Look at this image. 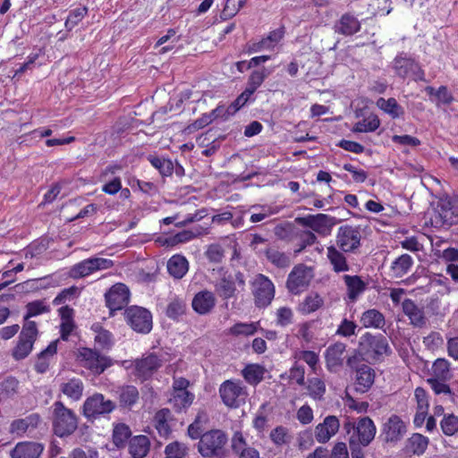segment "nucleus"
<instances>
[{"mask_svg": "<svg viewBox=\"0 0 458 458\" xmlns=\"http://www.w3.org/2000/svg\"><path fill=\"white\" fill-rule=\"evenodd\" d=\"M226 435L219 430L214 429L201 435L198 448L204 457L224 458L225 455Z\"/></svg>", "mask_w": 458, "mask_h": 458, "instance_id": "nucleus-1", "label": "nucleus"}, {"mask_svg": "<svg viewBox=\"0 0 458 458\" xmlns=\"http://www.w3.org/2000/svg\"><path fill=\"white\" fill-rule=\"evenodd\" d=\"M53 407V428L55 434L58 437H65L73 433L78 427L75 413L59 401L55 402Z\"/></svg>", "mask_w": 458, "mask_h": 458, "instance_id": "nucleus-2", "label": "nucleus"}, {"mask_svg": "<svg viewBox=\"0 0 458 458\" xmlns=\"http://www.w3.org/2000/svg\"><path fill=\"white\" fill-rule=\"evenodd\" d=\"M38 335V330L35 321L24 322L18 343L12 352L14 360H23L31 352Z\"/></svg>", "mask_w": 458, "mask_h": 458, "instance_id": "nucleus-3", "label": "nucleus"}, {"mask_svg": "<svg viewBox=\"0 0 458 458\" xmlns=\"http://www.w3.org/2000/svg\"><path fill=\"white\" fill-rule=\"evenodd\" d=\"M314 276L311 267L304 264L296 265L290 272L286 281V288L293 294L305 291Z\"/></svg>", "mask_w": 458, "mask_h": 458, "instance_id": "nucleus-4", "label": "nucleus"}, {"mask_svg": "<svg viewBox=\"0 0 458 458\" xmlns=\"http://www.w3.org/2000/svg\"><path fill=\"white\" fill-rule=\"evenodd\" d=\"M344 428L347 434H351L350 437H354L357 443L361 444L362 446L369 445L376 435V426L369 417L360 419L356 425L352 422H346L344 425Z\"/></svg>", "mask_w": 458, "mask_h": 458, "instance_id": "nucleus-5", "label": "nucleus"}, {"mask_svg": "<svg viewBox=\"0 0 458 458\" xmlns=\"http://www.w3.org/2000/svg\"><path fill=\"white\" fill-rule=\"evenodd\" d=\"M77 359L82 367L98 375L112 365V360L108 357L86 347L78 350Z\"/></svg>", "mask_w": 458, "mask_h": 458, "instance_id": "nucleus-6", "label": "nucleus"}, {"mask_svg": "<svg viewBox=\"0 0 458 458\" xmlns=\"http://www.w3.org/2000/svg\"><path fill=\"white\" fill-rule=\"evenodd\" d=\"M254 301L257 307L268 306L275 296L273 283L264 275L259 274L251 283Z\"/></svg>", "mask_w": 458, "mask_h": 458, "instance_id": "nucleus-7", "label": "nucleus"}, {"mask_svg": "<svg viewBox=\"0 0 458 458\" xmlns=\"http://www.w3.org/2000/svg\"><path fill=\"white\" fill-rule=\"evenodd\" d=\"M125 318L131 327L138 333H148L152 328L151 313L138 306H132L125 310Z\"/></svg>", "mask_w": 458, "mask_h": 458, "instance_id": "nucleus-8", "label": "nucleus"}, {"mask_svg": "<svg viewBox=\"0 0 458 458\" xmlns=\"http://www.w3.org/2000/svg\"><path fill=\"white\" fill-rule=\"evenodd\" d=\"M219 394L223 403L231 408H237L242 403L247 395L245 388L238 382L226 380L221 384Z\"/></svg>", "mask_w": 458, "mask_h": 458, "instance_id": "nucleus-9", "label": "nucleus"}, {"mask_svg": "<svg viewBox=\"0 0 458 458\" xmlns=\"http://www.w3.org/2000/svg\"><path fill=\"white\" fill-rule=\"evenodd\" d=\"M360 351L367 354L369 358L377 359L383 354H388L390 348L387 339L384 335L366 334L362 336L361 342L360 343Z\"/></svg>", "mask_w": 458, "mask_h": 458, "instance_id": "nucleus-10", "label": "nucleus"}, {"mask_svg": "<svg viewBox=\"0 0 458 458\" xmlns=\"http://www.w3.org/2000/svg\"><path fill=\"white\" fill-rule=\"evenodd\" d=\"M115 408V404L109 399H106L101 394H95L89 397L83 405V413L88 418L110 413Z\"/></svg>", "mask_w": 458, "mask_h": 458, "instance_id": "nucleus-11", "label": "nucleus"}, {"mask_svg": "<svg viewBox=\"0 0 458 458\" xmlns=\"http://www.w3.org/2000/svg\"><path fill=\"white\" fill-rule=\"evenodd\" d=\"M242 289L245 286L244 276L242 272H237L233 277L231 275L223 274L222 277L216 283L215 290L223 299L228 300L234 297L236 292L235 284Z\"/></svg>", "mask_w": 458, "mask_h": 458, "instance_id": "nucleus-12", "label": "nucleus"}, {"mask_svg": "<svg viewBox=\"0 0 458 458\" xmlns=\"http://www.w3.org/2000/svg\"><path fill=\"white\" fill-rule=\"evenodd\" d=\"M113 265L114 262L111 259L103 258L88 259L72 267V276L73 277H84L95 271L107 269Z\"/></svg>", "mask_w": 458, "mask_h": 458, "instance_id": "nucleus-13", "label": "nucleus"}, {"mask_svg": "<svg viewBox=\"0 0 458 458\" xmlns=\"http://www.w3.org/2000/svg\"><path fill=\"white\" fill-rule=\"evenodd\" d=\"M360 233L358 228L350 225L341 226L338 230L336 243L345 252L352 251L360 246Z\"/></svg>", "mask_w": 458, "mask_h": 458, "instance_id": "nucleus-14", "label": "nucleus"}, {"mask_svg": "<svg viewBox=\"0 0 458 458\" xmlns=\"http://www.w3.org/2000/svg\"><path fill=\"white\" fill-rule=\"evenodd\" d=\"M129 299V289L123 284H116L113 285L106 293V305L111 311L123 309L128 304Z\"/></svg>", "mask_w": 458, "mask_h": 458, "instance_id": "nucleus-15", "label": "nucleus"}, {"mask_svg": "<svg viewBox=\"0 0 458 458\" xmlns=\"http://www.w3.org/2000/svg\"><path fill=\"white\" fill-rule=\"evenodd\" d=\"M437 213L443 224L452 225L458 222V199L445 196L437 202Z\"/></svg>", "mask_w": 458, "mask_h": 458, "instance_id": "nucleus-16", "label": "nucleus"}, {"mask_svg": "<svg viewBox=\"0 0 458 458\" xmlns=\"http://www.w3.org/2000/svg\"><path fill=\"white\" fill-rule=\"evenodd\" d=\"M340 421L335 415L327 416L323 422L318 424L314 430V436L318 443L328 442L339 430Z\"/></svg>", "mask_w": 458, "mask_h": 458, "instance_id": "nucleus-17", "label": "nucleus"}, {"mask_svg": "<svg viewBox=\"0 0 458 458\" xmlns=\"http://www.w3.org/2000/svg\"><path fill=\"white\" fill-rule=\"evenodd\" d=\"M405 432L406 426L397 415H392L383 427L386 442H397L403 438Z\"/></svg>", "mask_w": 458, "mask_h": 458, "instance_id": "nucleus-18", "label": "nucleus"}, {"mask_svg": "<svg viewBox=\"0 0 458 458\" xmlns=\"http://www.w3.org/2000/svg\"><path fill=\"white\" fill-rule=\"evenodd\" d=\"M44 451V445L38 442H20L11 451L12 458H39Z\"/></svg>", "mask_w": 458, "mask_h": 458, "instance_id": "nucleus-19", "label": "nucleus"}, {"mask_svg": "<svg viewBox=\"0 0 458 458\" xmlns=\"http://www.w3.org/2000/svg\"><path fill=\"white\" fill-rule=\"evenodd\" d=\"M375 380V372L369 365L361 364L356 369L354 390L357 393H366L372 386Z\"/></svg>", "mask_w": 458, "mask_h": 458, "instance_id": "nucleus-20", "label": "nucleus"}, {"mask_svg": "<svg viewBox=\"0 0 458 458\" xmlns=\"http://www.w3.org/2000/svg\"><path fill=\"white\" fill-rule=\"evenodd\" d=\"M162 365V360L156 354L150 353L140 360L135 361V369L137 376L142 378H148Z\"/></svg>", "mask_w": 458, "mask_h": 458, "instance_id": "nucleus-21", "label": "nucleus"}, {"mask_svg": "<svg viewBox=\"0 0 458 458\" xmlns=\"http://www.w3.org/2000/svg\"><path fill=\"white\" fill-rule=\"evenodd\" d=\"M215 295L209 291H202L198 293L192 300L193 310L200 315L209 313L215 307Z\"/></svg>", "mask_w": 458, "mask_h": 458, "instance_id": "nucleus-22", "label": "nucleus"}, {"mask_svg": "<svg viewBox=\"0 0 458 458\" xmlns=\"http://www.w3.org/2000/svg\"><path fill=\"white\" fill-rule=\"evenodd\" d=\"M296 222L318 233H324L330 225L331 218L324 214L296 218Z\"/></svg>", "mask_w": 458, "mask_h": 458, "instance_id": "nucleus-23", "label": "nucleus"}, {"mask_svg": "<svg viewBox=\"0 0 458 458\" xmlns=\"http://www.w3.org/2000/svg\"><path fill=\"white\" fill-rule=\"evenodd\" d=\"M128 449L133 458H144L150 449L149 438L144 435L135 436L130 439Z\"/></svg>", "mask_w": 458, "mask_h": 458, "instance_id": "nucleus-24", "label": "nucleus"}, {"mask_svg": "<svg viewBox=\"0 0 458 458\" xmlns=\"http://www.w3.org/2000/svg\"><path fill=\"white\" fill-rule=\"evenodd\" d=\"M403 311L411 320V324L421 327L426 324L424 312L411 300L405 299L403 301Z\"/></svg>", "mask_w": 458, "mask_h": 458, "instance_id": "nucleus-25", "label": "nucleus"}, {"mask_svg": "<svg viewBox=\"0 0 458 458\" xmlns=\"http://www.w3.org/2000/svg\"><path fill=\"white\" fill-rule=\"evenodd\" d=\"M360 29V21L350 13L344 14L335 26V32L344 36L353 35L358 32Z\"/></svg>", "mask_w": 458, "mask_h": 458, "instance_id": "nucleus-26", "label": "nucleus"}, {"mask_svg": "<svg viewBox=\"0 0 458 458\" xmlns=\"http://www.w3.org/2000/svg\"><path fill=\"white\" fill-rule=\"evenodd\" d=\"M40 417L37 413L30 414L24 419L15 420L11 424V432L17 435H22L30 429L38 427Z\"/></svg>", "mask_w": 458, "mask_h": 458, "instance_id": "nucleus-27", "label": "nucleus"}, {"mask_svg": "<svg viewBox=\"0 0 458 458\" xmlns=\"http://www.w3.org/2000/svg\"><path fill=\"white\" fill-rule=\"evenodd\" d=\"M344 280L347 287L348 298L352 301H355L358 296L366 290V283L359 276L345 275Z\"/></svg>", "mask_w": 458, "mask_h": 458, "instance_id": "nucleus-28", "label": "nucleus"}, {"mask_svg": "<svg viewBox=\"0 0 458 458\" xmlns=\"http://www.w3.org/2000/svg\"><path fill=\"white\" fill-rule=\"evenodd\" d=\"M394 69L400 77H406L410 72H413L415 75L418 72H421L419 65L411 58L403 56H397L394 60Z\"/></svg>", "mask_w": 458, "mask_h": 458, "instance_id": "nucleus-29", "label": "nucleus"}, {"mask_svg": "<svg viewBox=\"0 0 458 458\" xmlns=\"http://www.w3.org/2000/svg\"><path fill=\"white\" fill-rule=\"evenodd\" d=\"M172 420V414L169 409L158 411L153 419V423L161 437H166L171 433L169 421Z\"/></svg>", "mask_w": 458, "mask_h": 458, "instance_id": "nucleus-30", "label": "nucleus"}, {"mask_svg": "<svg viewBox=\"0 0 458 458\" xmlns=\"http://www.w3.org/2000/svg\"><path fill=\"white\" fill-rule=\"evenodd\" d=\"M83 389V383L79 378H72L60 386L61 392L73 401H79L81 398Z\"/></svg>", "mask_w": 458, "mask_h": 458, "instance_id": "nucleus-31", "label": "nucleus"}, {"mask_svg": "<svg viewBox=\"0 0 458 458\" xmlns=\"http://www.w3.org/2000/svg\"><path fill=\"white\" fill-rule=\"evenodd\" d=\"M324 305V299L318 293H310L299 304L298 310L302 314H310Z\"/></svg>", "mask_w": 458, "mask_h": 458, "instance_id": "nucleus-32", "label": "nucleus"}, {"mask_svg": "<svg viewBox=\"0 0 458 458\" xmlns=\"http://www.w3.org/2000/svg\"><path fill=\"white\" fill-rule=\"evenodd\" d=\"M188 261L181 255L173 256L167 262V269L171 276L182 278L188 271Z\"/></svg>", "mask_w": 458, "mask_h": 458, "instance_id": "nucleus-33", "label": "nucleus"}, {"mask_svg": "<svg viewBox=\"0 0 458 458\" xmlns=\"http://www.w3.org/2000/svg\"><path fill=\"white\" fill-rule=\"evenodd\" d=\"M345 347V344L343 343H336L328 347L326 352V360L328 368L332 369L342 364Z\"/></svg>", "mask_w": 458, "mask_h": 458, "instance_id": "nucleus-34", "label": "nucleus"}, {"mask_svg": "<svg viewBox=\"0 0 458 458\" xmlns=\"http://www.w3.org/2000/svg\"><path fill=\"white\" fill-rule=\"evenodd\" d=\"M57 343V340L51 342L49 345L38 355V360L35 364V369L38 372L44 373L47 371L49 366L48 358L56 353Z\"/></svg>", "mask_w": 458, "mask_h": 458, "instance_id": "nucleus-35", "label": "nucleus"}, {"mask_svg": "<svg viewBox=\"0 0 458 458\" xmlns=\"http://www.w3.org/2000/svg\"><path fill=\"white\" fill-rule=\"evenodd\" d=\"M120 406L131 408L139 400V391L133 386H124L118 390Z\"/></svg>", "mask_w": 458, "mask_h": 458, "instance_id": "nucleus-36", "label": "nucleus"}, {"mask_svg": "<svg viewBox=\"0 0 458 458\" xmlns=\"http://www.w3.org/2000/svg\"><path fill=\"white\" fill-rule=\"evenodd\" d=\"M327 256L335 272L339 273L349 270V266L347 264L344 255L338 250H336L335 247H328Z\"/></svg>", "mask_w": 458, "mask_h": 458, "instance_id": "nucleus-37", "label": "nucleus"}, {"mask_svg": "<svg viewBox=\"0 0 458 458\" xmlns=\"http://www.w3.org/2000/svg\"><path fill=\"white\" fill-rule=\"evenodd\" d=\"M377 106L381 110L391 115L393 118H398L404 113L403 108L394 98H390L388 99L380 98L377 101Z\"/></svg>", "mask_w": 458, "mask_h": 458, "instance_id": "nucleus-38", "label": "nucleus"}, {"mask_svg": "<svg viewBox=\"0 0 458 458\" xmlns=\"http://www.w3.org/2000/svg\"><path fill=\"white\" fill-rule=\"evenodd\" d=\"M360 322L365 327L381 328L385 325V318L377 310H369L362 314Z\"/></svg>", "mask_w": 458, "mask_h": 458, "instance_id": "nucleus-39", "label": "nucleus"}, {"mask_svg": "<svg viewBox=\"0 0 458 458\" xmlns=\"http://www.w3.org/2000/svg\"><path fill=\"white\" fill-rule=\"evenodd\" d=\"M131 436V431L124 423H119L113 429V442L118 448H123Z\"/></svg>", "mask_w": 458, "mask_h": 458, "instance_id": "nucleus-40", "label": "nucleus"}, {"mask_svg": "<svg viewBox=\"0 0 458 458\" xmlns=\"http://www.w3.org/2000/svg\"><path fill=\"white\" fill-rule=\"evenodd\" d=\"M194 399V395L189 391L173 393L169 403L178 411L189 407Z\"/></svg>", "mask_w": 458, "mask_h": 458, "instance_id": "nucleus-41", "label": "nucleus"}, {"mask_svg": "<svg viewBox=\"0 0 458 458\" xmlns=\"http://www.w3.org/2000/svg\"><path fill=\"white\" fill-rule=\"evenodd\" d=\"M428 445V439L421 434H413L408 439L407 448L413 454L420 455L427 449Z\"/></svg>", "mask_w": 458, "mask_h": 458, "instance_id": "nucleus-42", "label": "nucleus"}, {"mask_svg": "<svg viewBox=\"0 0 458 458\" xmlns=\"http://www.w3.org/2000/svg\"><path fill=\"white\" fill-rule=\"evenodd\" d=\"M242 376L244 379L251 384L256 385L259 383L264 375V369L261 366L257 364H250L244 368L242 370Z\"/></svg>", "mask_w": 458, "mask_h": 458, "instance_id": "nucleus-43", "label": "nucleus"}, {"mask_svg": "<svg viewBox=\"0 0 458 458\" xmlns=\"http://www.w3.org/2000/svg\"><path fill=\"white\" fill-rule=\"evenodd\" d=\"M412 265V259L408 254H403L396 259L392 265V270L395 276L403 277Z\"/></svg>", "mask_w": 458, "mask_h": 458, "instance_id": "nucleus-44", "label": "nucleus"}, {"mask_svg": "<svg viewBox=\"0 0 458 458\" xmlns=\"http://www.w3.org/2000/svg\"><path fill=\"white\" fill-rule=\"evenodd\" d=\"M380 125V121L377 115L370 114L355 123L352 131L355 132H369L376 131Z\"/></svg>", "mask_w": 458, "mask_h": 458, "instance_id": "nucleus-45", "label": "nucleus"}, {"mask_svg": "<svg viewBox=\"0 0 458 458\" xmlns=\"http://www.w3.org/2000/svg\"><path fill=\"white\" fill-rule=\"evenodd\" d=\"M267 259L278 267H286L290 265V258L284 252L275 248H268L266 250Z\"/></svg>", "mask_w": 458, "mask_h": 458, "instance_id": "nucleus-46", "label": "nucleus"}, {"mask_svg": "<svg viewBox=\"0 0 458 458\" xmlns=\"http://www.w3.org/2000/svg\"><path fill=\"white\" fill-rule=\"evenodd\" d=\"M269 437L276 446L288 445L290 444L292 439V437L289 434V430L283 426H277L276 428H275L270 432Z\"/></svg>", "mask_w": 458, "mask_h": 458, "instance_id": "nucleus-47", "label": "nucleus"}, {"mask_svg": "<svg viewBox=\"0 0 458 458\" xmlns=\"http://www.w3.org/2000/svg\"><path fill=\"white\" fill-rule=\"evenodd\" d=\"M434 376L440 380H446L451 377L450 364L445 359H437L432 366Z\"/></svg>", "mask_w": 458, "mask_h": 458, "instance_id": "nucleus-48", "label": "nucleus"}, {"mask_svg": "<svg viewBox=\"0 0 458 458\" xmlns=\"http://www.w3.org/2000/svg\"><path fill=\"white\" fill-rule=\"evenodd\" d=\"M308 390L313 399L321 400L326 392V386L320 378L313 377L309 380Z\"/></svg>", "mask_w": 458, "mask_h": 458, "instance_id": "nucleus-49", "label": "nucleus"}, {"mask_svg": "<svg viewBox=\"0 0 458 458\" xmlns=\"http://www.w3.org/2000/svg\"><path fill=\"white\" fill-rule=\"evenodd\" d=\"M27 313L24 316L25 322L30 321V318L38 316L49 311V307L45 305L43 301H35L26 305Z\"/></svg>", "mask_w": 458, "mask_h": 458, "instance_id": "nucleus-50", "label": "nucleus"}, {"mask_svg": "<svg viewBox=\"0 0 458 458\" xmlns=\"http://www.w3.org/2000/svg\"><path fill=\"white\" fill-rule=\"evenodd\" d=\"M88 13V8L86 6L74 9L70 12L69 16L65 21V28L68 30H72Z\"/></svg>", "mask_w": 458, "mask_h": 458, "instance_id": "nucleus-51", "label": "nucleus"}, {"mask_svg": "<svg viewBox=\"0 0 458 458\" xmlns=\"http://www.w3.org/2000/svg\"><path fill=\"white\" fill-rule=\"evenodd\" d=\"M245 2L246 0H227L221 13V18L227 20L233 17L245 4Z\"/></svg>", "mask_w": 458, "mask_h": 458, "instance_id": "nucleus-52", "label": "nucleus"}, {"mask_svg": "<svg viewBox=\"0 0 458 458\" xmlns=\"http://www.w3.org/2000/svg\"><path fill=\"white\" fill-rule=\"evenodd\" d=\"M92 329L97 333L95 342L102 348L110 347L112 344L111 334L103 329L99 324L93 325Z\"/></svg>", "mask_w": 458, "mask_h": 458, "instance_id": "nucleus-53", "label": "nucleus"}, {"mask_svg": "<svg viewBox=\"0 0 458 458\" xmlns=\"http://www.w3.org/2000/svg\"><path fill=\"white\" fill-rule=\"evenodd\" d=\"M266 77L267 74L265 73L264 71L252 72L248 80V86L245 89V90L250 95H252L257 90V89L263 83Z\"/></svg>", "mask_w": 458, "mask_h": 458, "instance_id": "nucleus-54", "label": "nucleus"}, {"mask_svg": "<svg viewBox=\"0 0 458 458\" xmlns=\"http://www.w3.org/2000/svg\"><path fill=\"white\" fill-rule=\"evenodd\" d=\"M441 428L446 436H453L458 431V417L454 414L445 416L441 421Z\"/></svg>", "mask_w": 458, "mask_h": 458, "instance_id": "nucleus-55", "label": "nucleus"}, {"mask_svg": "<svg viewBox=\"0 0 458 458\" xmlns=\"http://www.w3.org/2000/svg\"><path fill=\"white\" fill-rule=\"evenodd\" d=\"M149 161L162 175H170L172 174L174 165L170 160L159 157H150Z\"/></svg>", "mask_w": 458, "mask_h": 458, "instance_id": "nucleus-56", "label": "nucleus"}, {"mask_svg": "<svg viewBox=\"0 0 458 458\" xmlns=\"http://www.w3.org/2000/svg\"><path fill=\"white\" fill-rule=\"evenodd\" d=\"M165 458H183L186 454V447L179 442H173L165 449Z\"/></svg>", "mask_w": 458, "mask_h": 458, "instance_id": "nucleus-57", "label": "nucleus"}, {"mask_svg": "<svg viewBox=\"0 0 458 458\" xmlns=\"http://www.w3.org/2000/svg\"><path fill=\"white\" fill-rule=\"evenodd\" d=\"M257 330L253 323H237L230 328V333L233 335H250Z\"/></svg>", "mask_w": 458, "mask_h": 458, "instance_id": "nucleus-58", "label": "nucleus"}, {"mask_svg": "<svg viewBox=\"0 0 458 458\" xmlns=\"http://www.w3.org/2000/svg\"><path fill=\"white\" fill-rule=\"evenodd\" d=\"M186 304L184 301L174 300L167 307L166 314L169 318H177L185 312Z\"/></svg>", "mask_w": 458, "mask_h": 458, "instance_id": "nucleus-59", "label": "nucleus"}, {"mask_svg": "<svg viewBox=\"0 0 458 458\" xmlns=\"http://www.w3.org/2000/svg\"><path fill=\"white\" fill-rule=\"evenodd\" d=\"M206 256L209 261L220 263L225 256V250L219 244H211L208 246Z\"/></svg>", "mask_w": 458, "mask_h": 458, "instance_id": "nucleus-60", "label": "nucleus"}, {"mask_svg": "<svg viewBox=\"0 0 458 458\" xmlns=\"http://www.w3.org/2000/svg\"><path fill=\"white\" fill-rule=\"evenodd\" d=\"M19 382L14 377H7L0 383V391L5 395H13L16 393Z\"/></svg>", "mask_w": 458, "mask_h": 458, "instance_id": "nucleus-61", "label": "nucleus"}, {"mask_svg": "<svg viewBox=\"0 0 458 458\" xmlns=\"http://www.w3.org/2000/svg\"><path fill=\"white\" fill-rule=\"evenodd\" d=\"M257 209H260V211L252 213L250 218L251 223L260 222L273 214L271 208L266 206H252L250 208V210Z\"/></svg>", "mask_w": 458, "mask_h": 458, "instance_id": "nucleus-62", "label": "nucleus"}, {"mask_svg": "<svg viewBox=\"0 0 458 458\" xmlns=\"http://www.w3.org/2000/svg\"><path fill=\"white\" fill-rule=\"evenodd\" d=\"M277 324L285 327L292 323L293 311L290 308L282 307L276 311Z\"/></svg>", "mask_w": 458, "mask_h": 458, "instance_id": "nucleus-63", "label": "nucleus"}, {"mask_svg": "<svg viewBox=\"0 0 458 458\" xmlns=\"http://www.w3.org/2000/svg\"><path fill=\"white\" fill-rule=\"evenodd\" d=\"M297 419L301 424H309L313 420V411L309 405H302L297 411Z\"/></svg>", "mask_w": 458, "mask_h": 458, "instance_id": "nucleus-64", "label": "nucleus"}]
</instances>
